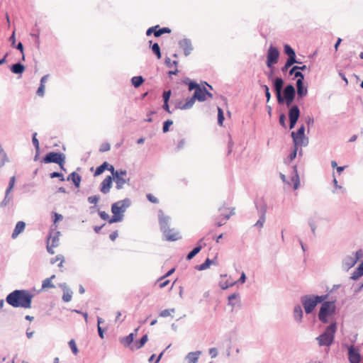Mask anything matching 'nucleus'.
Instances as JSON below:
<instances>
[{
    "mask_svg": "<svg viewBox=\"0 0 363 363\" xmlns=\"http://www.w3.org/2000/svg\"><path fill=\"white\" fill-rule=\"evenodd\" d=\"M363 276V260L359 264V266L355 269L354 272L352 274L351 279L352 280H357L359 277Z\"/></svg>",
    "mask_w": 363,
    "mask_h": 363,
    "instance_id": "26",
    "label": "nucleus"
},
{
    "mask_svg": "<svg viewBox=\"0 0 363 363\" xmlns=\"http://www.w3.org/2000/svg\"><path fill=\"white\" fill-rule=\"evenodd\" d=\"M228 305L232 307V311L235 307H241V300L240 294L238 293H233L228 297Z\"/></svg>",
    "mask_w": 363,
    "mask_h": 363,
    "instance_id": "16",
    "label": "nucleus"
},
{
    "mask_svg": "<svg viewBox=\"0 0 363 363\" xmlns=\"http://www.w3.org/2000/svg\"><path fill=\"white\" fill-rule=\"evenodd\" d=\"M336 330V322H333L328 325L325 331L316 337L319 346L330 347L334 342Z\"/></svg>",
    "mask_w": 363,
    "mask_h": 363,
    "instance_id": "5",
    "label": "nucleus"
},
{
    "mask_svg": "<svg viewBox=\"0 0 363 363\" xmlns=\"http://www.w3.org/2000/svg\"><path fill=\"white\" fill-rule=\"evenodd\" d=\"M131 82L135 88H138L143 83L144 79L141 76H136L132 78Z\"/></svg>",
    "mask_w": 363,
    "mask_h": 363,
    "instance_id": "42",
    "label": "nucleus"
},
{
    "mask_svg": "<svg viewBox=\"0 0 363 363\" xmlns=\"http://www.w3.org/2000/svg\"><path fill=\"white\" fill-rule=\"evenodd\" d=\"M358 257H354L352 256H346L342 260V268L343 269L348 271L350 268L354 266L357 262Z\"/></svg>",
    "mask_w": 363,
    "mask_h": 363,
    "instance_id": "17",
    "label": "nucleus"
},
{
    "mask_svg": "<svg viewBox=\"0 0 363 363\" xmlns=\"http://www.w3.org/2000/svg\"><path fill=\"white\" fill-rule=\"evenodd\" d=\"M111 148L110 144L108 143H102L100 146L99 151L101 152H104L108 151Z\"/></svg>",
    "mask_w": 363,
    "mask_h": 363,
    "instance_id": "59",
    "label": "nucleus"
},
{
    "mask_svg": "<svg viewBox=\"0 0 363 363\" xmlns=\"http://www.w3.org/2000/svg\"><path fill=\"white\" fill-rule=\"evenodd\" d=\"M98 212H99V215L101 219H103L104 220H108V221L109 219L111 218L109 217V215L107 213H106L105 211H101L98 210Z\"/></svg>",
    "mask_w": 363,
    "mask_h": 363,
    "instance_id": "62",
    "label": "nucleus"
},
{
    "mask_svg": "<svg viewBox=\"0 0 363 363\" xmlns=\"http://www.w3.org/2000/svg\"><path fill=\"white\" fill-rule=\"evenodd\" d=\"M173 124V121L170 119H168L167 121H165L164 123H163V126H162V131L163 133H167L169 131V127Z\"/></svg>",
    "mask_w": 363,
    "mask_h": 363,
    "instance_id": "51",
    "label": "nucleus"
},
{
    "mask_svg": "<svg viewBox=\"0 0 363 363\" xmlns=\"http://www.w3.org/2000/svg\"><path fill=\"white\" fill-rule=\"evenodd\" d=\"M26 227V223L23 221H18L11 234L12 238H16L20 233H21Z\"/></svg>",
    "mask_w": 363,
    "mask_h": 363,
    "instance_id": "24",
    "label": "nucleus"
},
{
    "mask_svg": "<svg viewBox=\"0 0 363 363\" xmlns=\"http://www.w3.org/2000/svg\"><path fill=\"white\" fill-rule=\"evenodd\" d=\"M60 234V231H57L55 234V235L52 236V234L50 233V235L48 237V241H49L50 239L52 240V247H57L59 245V235Z\"/></svg>",
    "mask_w": 363,
    "mask_h": 363,
    "instance_id": "34",
    "label": "nucleus"
},
{
    "mask_svg": "<svg viewBox=\"0 0 363 363\" xmlns=\"http://www.w3.org/2000/svg\"><path fill=\"white\" fill-rule=\"evenodd\" d=\"M284 52L289 56L288 59L296 60L295 52L289 45H284Z\"/></svg>",
    "mask_w": 363,
    "mask_h": 363,
    "instance_id": "40",
    "label": "nucleus"
},
{
    "mask_svg": "<svg viewBox=\"0 0 363 363\" xmlns=\"http://www.w3.org/2000/svg\"><path fill=\"white\" fill-rule=\"evenodd\" d=\"M298 62L296 60L288 59L285 65L282 68V71H286L293 64L297 63Z\"/></svg>",
    "mask_w": 363,
    "mask_h": 363,
    "instance_id": "55",
    "label": "nucleus"
},
{
    "mask_svg": "<svg viewBox=\"0 0 363 363\" xmlns=\"http://www.w3.org/2000/svg\"><path fill=\"white\" fill-rule=\"evenodd\" d=\"M10 203L13 204V195H6L4 196V199L0 203V208L6 207Z\"/></svg>",
    "mask_w": 363,
    "mask_h": 363,
    "instance_id": "39",
    "label": "nucleus"
},
{
    "mask_svg": "<svg viewBox=\"0 0 363 363\" xmlns=\"http://www.w3.org/2000/svg\"><path fill=\"white\" fill-rule=\"evenodd\" d=\"M175 105V109H181V110H188L192 108V106H186V101L183 102L182 100H176L174 101Z\"/></svg>",
    "mask_w": 363,
    "mask_h": 363,
    "instance_id": "31",
    "label": "nucleus"
},
{
    "mask_svg": "<svg viewBox=\"0 0 363 363\" xmlns=\"http://www.w3.org/2000/svg\"><path fill=\"white\" fill-rule=\"evenodd\" d=\"M203 238L200 239L198 241L196 246L194 247V249L187 254L186 257L187 260H191V259H193L201 250L203 247L201 242H203Z\"/></svg>",
    "mask_w": 363,
    "mask_h": 363,
    "instance_id": "20",
    "label": "nucleus"
},
{
    "mask_svg": "<svg viewBox=\"0 0 363 363\" xmlns=\"http://www.w3.org/2000/svg\"><path fill=\"white\" fill-rule=\"evenodd\" d=\"M298 70L299 69H296V72L294 74V77L297 78V81H296L297 90L296 91H303V75Z\"/></svg>",
    "mask_w": 363,
    "mask_h": 363,
    "instance_id": "25",
    "label": "nucleus"
},
{
    "mask_svg": "<svg viewBox=\"0 0 363 363\" xmlns=\"http://www.w3.org/2000/svg\"><path fill=\"white\" fill-rule=\"evenodd\" d=\"M147 340H148V336L147 334H145V335H143L142 337L139 340L135 341V342L134 343V345L131 349L132 350L140 349L141 347H143L145 345V344L147 342Z\"/></svg>",
    "mask_w": 363,
    "mask_h": 363,
    "instance_id": "27",
    "label": "nucleus"
},
{
    "mask_svg": "<svg viewBox=\"0 0 363 363\" xmlns=\"http://www.w3.org/2000/svg\"><path fill=\"white\" fill-rule=\"evenodd\" d=\"M32 143L35 147V149L37 152H40V144L39 141L37 138V133H34L32 136Z\"/></svg>",
    "mask_w": 363,
    "mask_h": 363,
    "instance_id": "49",
    "label": "nucleus"
},
{
    "mask_svg": "<svg viewBox=\"0 0 363 363\" xmlns=\"http://www.w3.org/2000/svg\"><path fill=\"white\" fill-rule=\"evenodd\" d=\"M284 82L281 78H277L274 82V91H282Z\"/></svg>",
    "mask_w": 363,
    "mask_h": 363,
    "instance_id": "43",
    "label": "nucleus"
},
{
    "mask_svg": "<svg viewBox=\"0 0 363 363\" xmlns=\"http://www.w3.org/2000/svg\"><path fill=\"white\" fill-rule=\"evenodd\" d=\"M298 147L299 146H294V150L289 155V162L294 160L296 157Z\"/></svg>",
    "mask_w": 363,
    "mask_h": 363,
    "instance_id": "54",
    "label": "nucleus"
},
{
    "mask_svg": "<svg viewBox=\"0 0 363 363\" xmlns=\"http://www.w3.org/2000/svg\"><path fill=\"white\" fill-rule=\"evenodd\" d=\"M117 174L115 177H112L113 180H114L116 183V188L118 190L122 189L123 188V186L125 184H128L130 182V178L129 177H121L118 176Z\"/></svg>",
    "mask_w": 363,
    "mask_h": 363,
    "instance_id": "19",
    "label": "nucleus"
},
{
    "mask_svg": "<svg viewBox=\"0 0 363 363\" xmlns=\"http://www.w3.org/2000/svg\"><path fill=\"white\" fill-rule=\"evenodd\" d=\"M135 333H131L121 341L125 347L130 346L133 342Z\"/></svg>",
    "mask_w": 363,
    "mask_h": 363,
    "instance_id": "41",
    "label": "nucleus"
},
{
    "mask_svg": "<svg viewBox=\"0 0 363 363\" xmlns=\"http://www.w3.org/2000/svg\"><path fill=\"white\" fill-rule=\"evenodd\" d=\"M293 173H294V175L292 176L291 179L294 182V189H297L298 188L300 181H299V177H298L296 165H294L293 167Z\"/></svg>",
    "mask_w": 363,
    "mask_h": 363,
    "instance_id": "28",
    "label": "nucleus"
},
{
    "mask_svg": "<svg viewBox=\"0 0 363 363\" xmlns=\"http://www.w3.org/2000/svg\"><path fill=\"white\" fill-rule=\"evenodd\" d=\"M255 206L258 212L259 216L266 217L267 204L262 199L257 200L255 201Z\"/></svg>",
    "mask_w": 363,
    "mask_h": 363,
    "instance_id": "21",
    "label": "nucleus"
},
{
    "mask_svg": "<svg viewBox=\"0 0 363 363\" xmlns=\"http://www.w3.org/2000/svg\"><path fill=\"white\" fill-rule=\"evenodd\" d=\"M348 359L350 363H360L361 355L357 349L351 345L348 348Z\"/></svg>",
    "mask_w": 363,
    "mask_h": 363,
    "instance_id": "14",
    "label": "nucleus"
},
{
    "mask_svg": "<svg viewBox=\"0 0 363 363\" xmlns=\"http://www.w3.org/2000/svg\"><path fill=\"white\" fill-rule=\"evenodd\" d=\"M279 104H286L289 107L294 102L296 92H275Z\"/></svg>",
    "mask_w": 363,
    "mask_h": 363,
    "instance_id": "8",
    "label": "nucleus"
},
{
    "mask_svg": "<svg viewBox=\"0 0 363 363\" xmlns=\"http://www.w3.org/2000/svg\"><path fill=\"white\" fill-rule=\"evenodd\" d=\"M279 123L280 125L286 128V116L284 113H281L280 116H279Z\"/></svg>",
    "mask_w": 363,
    "mask_h": 363,
    "instance_id": "60",
    "label": "nucleus"
},
{
    "mask_svg": "<svg viewBox=\"0 0 363 363\" xmlns=\"http://www.w3.org/2000/svg\"><path fill=\"white\" fill-rule=\"evenodd\" d=\"M63 160H66V156L64 153L60 152H49L42 158L41 162L62 164Z\"/></svg>",
    "mask_w": 363,
    "mask_h": 363,
    "instance_id": "7",
    "label": "nucleus"
},
{
    "mask_svg": "<svg viewBox=\"0 0 363 363\" xmlns=\"http://www.w3.org/2000/svg\"><path fill=\"white\" fill-rule=\"evenodd\" d=\"M55 278V275H52L50 278H47L43 281L42 289L55 288V285L52 283V279Z\"/></svg>",
    "mask_w": 363,
    "mask_h": 363,
    "instance_id": "35",
    "label": "nucleus"
},
{
    "mask_svg": "<svg viewBox=\"0 0 363 363\" xmlns=\"http://www.w3.org/2000/svg\"><path fill=\"white\" fill-rule=\"evenodd\" d=\"M320 303L321 306L318 314V318L321 323L327 324L329 323L328 318L335 313V301L325 300Z\"/></svg>",
    "mask_w": 363,
    "mask_h": 363,
    "instance_id": "6",
    "label": "nucleus"
},
{
    "mask_svg": "<svg viewBox=\"0 0 363 363\" xmlns=\"http://www.w3.org/2000/svg\"><path fill=\"white\" fill-rule=\"evenodd\" d=\"M300 116V110L297 106H292L289 111V128L295 127Z\"/></svg>",
    "mask_w": 363,
    "mask_h": 363,
    "instance_id": "12",
    "label": "nucleus"
},
{
    "mask_svg": "<svg viewBox=\"0 0 363 363\" xmlns=\"http://www.w3.org/2000/svg\"><path fill=\"white\" fill-rule=\"evenodd\" d=\"M236 284V281H233V282H230L229 283L228 281H226L225 282L223 283V282H220L219 284L220 285V287L223 289V290H225L227 289L228 288L230 287V286H234L235 284Z\"/></svg>",
    "mask_w": 363,
    "mask_h": 363,
    "instance_id": "56",
    "label": "nucleus"
},
{
    "mask_svg": "<svg viewBox=\"0 0 363 363\" xmlns=\"http://www.w3.org/2000/svg\"><path fill=\"white\" fill-rule=\"evenodd\" d=\"M68 344H69V346L72 352H73V354H77V353L79 352V350L77 347L75 340L74 339H72L69 341Z\"/></svg>",
    "mask_w": 363,
    "mask_h": 363,
    "instance_id": "48",
    "label": "nucleus"
},
{
    "mask_svg": "<svg viewBox=\"0 0 363 363\" xmlns=\"http://www.w3.org/2000/svg\"><path fill=\"white\" fill-rule=\"evenodd\" d=\"M67 180H71L73 182L75 187L79 188L80 186L82 177L79 174H77L75 172H73L67 177Z\"/></svg>",
    "mask_w": 363,
    "mask_h": 363,
    "instance_id": "23",
    "label": "nucleus"
},
{
    "mask_svg": "<svg viewBox=\"0 0 363 363\" xmlns=\"http://www.w3.org/2000/svg\"><path fill=\"white\" fill-rule=\"evenodd\" d=\"M130 205L131 201L128 198H125L123 200L113 203L111 205V212L113 216L109 219L108 223L111 224L121 221L124 216L123 213L126 211V208L130 207Z\"/></svg>",
    "mask_w": 363,
    "mask_h": 363,
    "instance_id": "4",
    "label": "nucleus"
},
{
    "mask_svg": "<svg viewBox=\"0 0 363 363\" xmlns=\"http://www.w3.org/2000/svg\"><path fill=\"white\" fill-rule=\"evenodd\" d=\"M293 313L294 320L298 323H301L303 316V312L301 306L298 304L295 306Z\"/></svg>",
    "mask_w": 363,
    "mask_h": 363,
    "instance_id": "22",
    "label": "nucleus"
},
{
    "mask_svg": "<svg viewBox=\"0 0 363 363\" xmlns=\"http://www.w3.org/2000/svg\"><path fill=\"white\" fill-rule=\"evenodd\" d=\"M218 123L219 125H223V121L225 120L224 113L223 109L218 106Z\"/></svg>",
    "mask_w": 363,
    "mask_h": 363,
    "instance_id": "44",
    "label": "nucleus"
},
{
    "mask_svg": "<svg viewBox=\"0 0 363 363\" xmlns=\"http://www.w3.org/2000/svg\"><path fill=\"white\" fill-rule=\"evenodd\" d=\"M265 220H266V217H264L263 216H259V219L257 221V223L255 224V226H256L259 228H262L264 225Z\"/></svg>",
    "mask_w": 363,
    "mask_h": 363,
    "instance_id": "57",
    "label": "nucleus"
},
{
    "mask_svg": "<svg viewBox=\"0 0 363 363\" xmlns=\"http://www.w3.org/2000/svg\"><path fill=\"white\" fill-rule=\"evenodd\" d=\"M212 97V92H194L191 98L186 99V106H193L196 100L201 102L206 101L208 98Z\"/></svg>",
    "mask_w": 363,
    "mask_h": 363,
    "instance_id": "10",
    "label": "nucleus"
},
{
    "mask_svg": "<svg viewBox=\"0 0 363 363\" xmlns=\"http://www.w3.org/2000/svg\"><path fill=\"white\" fill-rule=\"evenodd\" d=\"M160 230L167 241H176L182 238L180 233L175 228H169L170 217L165 216L162 210L158 211Z\"/></svg>",
    "mask_w": 363,
    "mask_h": 363,
    "instance_id": "2",
    "label": "nucleus"
},
{
    "mask_svg": "<svg viewBox=\"0 0 363 363\" xmlns=\"http://www.w3.org/2000/svg\"><path fill=\"white\" fill-rule=\"evenodd\" d=\"M165 63L168 67H172L173 66L175 67V69L174 71H169V74H177L178 72V70L177 69L178 62L176 60L172 61L169 57L166 58Z\"/></svg>",
    "mask_w": 363,
    "mask_h": 363,
    "instance_id": "29",
    "label": "nucleus"
},
{
    "mask_svg": "<svg viewBox=\"0 0 363 363\" xmlns=\"http://www.w3.org/2000/svg\"><path fill=\"white\" fill-rule=\"evenodd\" d=\"M200 354V351H197L195 352H189L186 356V359H189V363H196L198 360V355H199Z\"/></svg>",
    "mask_w": 363,
    "mask_h": 363,
    "instance_id": "37",
    "label": "nucleus"
},
{
    "mask_svg": "<svg viewBox=\"0 0 363 363\" xmlns=\"http://www.w3.org/2000/svg\"><path fill=\"white\" fill-rule=\"evenodd\" d=\"M147 199L149 201L153 203H158L159 200L157 198H156L155 196H153L152 194H147Z\"/></svg>",
    "mask_w": 363,
    "mask_h": 363,
    "instance_id": "61",
    "label": "nucleus"
},
{
    "mask_svg": "<svg viewBox=\"0 0 363 363\" xmlns=\"http://www.w3.org/2000/svg\"><path fill=\"white\" fill-rule=\"evenodd\" d=\"M6 162H9L7 155L2 147H0V168H1Z\"/></svg>",
    "mask_w": 363,
    "mask_h": 363,
    "instance_id": "36",
    "label": "nucleus"
},
{
    "mask_svg": "<svg viewBox=\"0 0 363 363\" xmlns=\"http://www.w3.org/2000/svg\"><path fill=\"white\" fill-rule=\"evenodd\" d=\"M50 177L51 179L59 178L61 182H64L65 180L64 175L62 173L58 172H53L50 173Z\"/></svg>",
    "mask_w": 363,
    "mask_h": 363,
    "instance_id": "52",
    "label": "nucleus"
},
{
    "mask_svg": "<svg viewBox=\"0 0 363 363\" xmlns=\"http://www.w3.org/2000/svg\"><path fill=\"white\" fill-rule=\"evenodd\" d=\"M214 264V261L209 258H207L203 263L200 265H197L196 269L199 271H203L208 269L211 264Z\"/></svg>",
    "mask_w": 363,
    "mask_h": 363,
    "instance_id": "30",
    "label": "nucleus"
},
{
    "mask_svg": "<svg viewBox=\"0 0 363 363\" xmlns=\"http://www.w3.org/2000/svg\"><path fill=\"white\" fill-rule=\"evenodd\" d=\"M174 311H175L174 308L163 310L160 313V316L164 317V318L167 317V316L170 315V312H174Z\"/></svg>",
    "mask_w": 363,
    "mask_h": 363,
    "instance_id": "58",
    "label": "nucleus"
},
{
    "mask_svg": "<svg viewBox=\"0 0 363 363\" xmlns=\"http://www.w3.org/2000/svg\"><path fill=\"white\" fill-rule=\"evenodd\" d=\"M72 291L71 289L63 291L62 300L65 302H69L71 301L72 297Z\"/></svg>",
    "mask_w": 363,
    "mask_h": 363,
    "instance_id": "45",
    "label": "nucleus"
},
{
    "mask_svg": "<svg viewBox=\"0 0 363 363\" xmlns=\"http://www.w3.org/2000/svg\"><path fill=\"white\" fill-rule=\"evenodd\" d=\"M33 294L28 290L16 289L6 297V301L13 308H31Z\"/></svg>",
    "mask_w": 363,
    "mask_h": 363,
    "instance_id": "1",
    "label": "nucleus"
},
{
    "mask_svg": "<svg viewBox=\"0 0 363 363\" xmlns=\"http://www.w3.org/2000/svg\"><path fill=\"white\" fill-rule=\"evenodd\" d=\"M117 174H118V176L121 177H127V174H128L127 171L125 169H117L115 176Z\"/></svg>",
    "mask_w": 363,
    "mask_h": 363,
    "instance_id": "64",
    "label": "nucleus"
},
{
    "mask_svg": "<svg viewBox=\"0 0 363 363\" xmlns=\"http://www.w3.org/2000/svg\"><path fill=\"white\" fill-rule=\"evenodd\" d=\"M113 184V178L111 176H107L101 183L100 191L104 194H106L110 192L111 188Z\"/></svg>",
    "mask_w": 363,
    "mask_h": 363,
    "instance_id": "15",
    "label": "nucleus"
},
{
    "mask_svg": "<svg viewBox=\"0 0 363 363\" xmlns=\"http://www.w3.org/2000/svg\"><path fill=\"white\" fill-rule=\"evenodd\" d=\"M182 47L186 56L189 55L193 49L191 43L187 40H184L182 43Z\"/></svg>",
    "mask_w": 363,
    "mask_h": 363,
    "instance_id": "38",
    "label": "nucleus"
},
{
    "mask_svg": "<svg viewBox=\"0 0 363 363\" xmlns=\"http://www.w3.org/2000/svg\"><path fill=\"white\" fill-rule=\"evenodd\" d=\"M59 260L60 261L62 260V262H65V259H64L63 255H58L55 258H52L51 260H50V263L51 264H55L57 261H59Z\"/></svg>",
    "mask_w": 363,
    "mask_h": 363,
    "instance_id": "63",
    "label": "nucleus"
},
{
    "mask_svg": "<svg viewBox=\"0 0 363 363\" xmlns=\"http://www.w3.org/2000/svg\"><path fill=\"white\" fill-rule=\"evenodd\" d=\"M291 138L293 139L294 146H306L307 143H304L303 140L305 138V126L301 125L296 132H291Z\"/></svg>",
    "mask_w": 363,
    "mask_h": 363,
    "instance_id": "9",
    "label": "nucleus"
},
{
    "mask_svg": "<svg viewBox=\"0 0 363 363\" xmlns=\"http://www.w3.org/2000/svg\"><path fill=\"white\" fill-rule=\"evenodd\" d=\"M11 70L14 74H22L25 70V67L20 63H16L11 66Z\"/></svg>",
    "mask_w": 363,
    "mask_h": 363,
    "instance_id": "32",
    "label": "nucleus"
},
{
    "mask_svg": "<svg viewBox=\"0 0 363 363\" xmlns=\"http://www.w3.org/2000/svg\"><path fill=\"white\" fill-rule=\"evenodd\" d=\"M99 199H100L99 195H94V196H89L87 198V201L89 203L96 205L99 202Z\"/></svg>",
    "mask_w": 363,
    "mask_h": 363,
    "instance_id": "53",
    "label": "nucleus"
},
{
    "mask_svg": "<svg viewBox=\"0 0 363 363\" xmlns=\"http://www.w3.org/2000/svg\"><path fill=\"white\" fill-rule=\"evenodd\" d=\"M185 83L189 84V91L193 89H195V91H208V89H213L212 86L207 82L197 84L196 82H191L189 79H186Z\"/></svg>",
    "mask_w": 363,
    "mask_h": 363,
    "instance_id": "13",
    "label": "nucleus"
},
{
    "mask_svg": "<svg viewBox=\"0 0 363 363\" xmlns=\"http://www.w3.org/2000/svg\"><path fill=\"white\" fill-rule=\"evenodd\" d=\"M171 33V30L169 28H162L159 30H155L154 32V35L155 37H159L164 33Z\"/></svg>",
    "mask_w": 363,
    "mask_h": 363,
    "instance_id": "46",
    "label": "nucleus"
},
{
    "mask_svg": "<svg viewBox=\"0 0 363 363\" xmlns=\"http://www.w3.org/2000/svg\"><path fill=\"white\" fill-rule=\"evenodd\" d=\"M108 162H104L101 165L96 167L94 174V177L101 175L106 169H108Z\"/></svg>",
    "mask_w": 363,
    "mask_h": 363,
    "instance_id": "33",
    "label": "nucleus"
},
{
    "mask_svg": "<svg viewBox=\"0 0 363 363\" xmlns=\"http://www.w3.org/2000/svg\"><path fill=\"white\" fill-rule=\"evenodd\" d=\"M48 79H49V75H45L44 77H42V79L40 80V85L38 87L37 91H44L45 89V84L48 81Z\"/></svg>",
    "mask_w": 363,
    "mask_h": 363,
    "instance_id": "47",
    "label": "nucleus"
},
{
    "mask_svg": "<svg viewBox=\"0 0 363 363\" xmlns=\"http://www.w3.org/2000/svg\"><path fill=\"white\" fill-rule=\"evenodd\" d=\"M328 298V294L320 296L308 294L301 296L300 301L303 307L305 313L306 314H311L318 304L323 302V301L327 300Z\"/></svg>",
    "mask_w": 363,
    "mask_h": 363,
    "instance_id": "3",
    "label": "nucleus"
},
{
    "mask_svg": "<svg viewBox=\"0 0 363 363\" xmlns=\"http://www.w3.org/2000/svg\"><path fill=\"white\" fill-rule=\"evenodd\" d=\"M152 52L156 55L157 59L161 58L160 48L157 43H154L152 46Z\"/></svg>",
    "mask_w": 363,
    "mask_h": 363,
    "instance_id": "50",
    "label": "nucleus"
},
{
    "mask_svg": "<svg viewBox=\"0 0 363 363\" xmlns=\"http://www.w3.org/2000/svg\"><path fill=\"white\" fill-rule=\"evenodd\" d=\"M320 219L318 213L315 212L313 216L308 219V224L311 228L312 234L315 236L317 229V221Z\"/></svg>",
    "mask_w": 363,
    "mask_h": 363,
    "instance_id": "18",
    "label": "nucleus"
},
{
    "mask_svg": "<svg viewBox=\"0 0 363 363\" xmlns=\"http://www.w3.org/2000/svg\"><path fill=\"white\" fill-rule=\"evenodd\" d=\"M279 57V52L276 47L271 45L269 48L267 55V66L269 68L275 65L278 62Z\"/></svg>",
    "mask_w": 363,
    "mask_h": 363,
    "instance_id": "11",
    "label": "nucleus"
}]
</instances>
